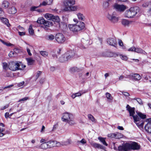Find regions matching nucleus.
I'll return each instance as SVG.
<instances>
[{
    "label": "nucleus",
    "mask_w": 151,
    "mask_h": 151,
    "mask_svg": "<svg viewBox=\"0 0 151 151\" xmlns=\"http://www.w3.org/2000/svg\"><path fill=\"white\" fill-rule=\"evenodd\" d=\"M18 33L19 35L21 36L24 35H25V32L24 31L22 32L18 31Z\"/></svg>",
    "instance_id": "obj_51"
},
{
    "label": "nucleus",
    "mask_w": 151,
    "mask_h": 151,
    "mask_svg": "<svg viewBox=\"0 0 151 151\" xmlns=\"http://www.w3.org/2000/svg\"><path fill=\"white\" fill-rule=\"evenodd\" d=\"M43 24L45 25V26H47V27H49V24L48 23V22L45 21V20L44 23Z\"/></svg>",
    "instance_id": "obj_55"
},
{
    "label": "nucleus",
    "mask_w": 151,
    "mask_h": 151,
    "mask_svg": "<svg viewBox=\"0 0 151 151\" xmlns=\"http://www.w3.org/2000/svg\"><path fill=\"white\" fill-rule=\"evenodd\" d=\"M132 22V21H129L125 19H123L122 21V24L124 26H129V25Z\"/></svg>",
    "instance_id": "obj_21"
},
{
    "label": "nucleus",
    "mask_w": 151,
    "mask_h": 151,
    "mask_svg": "<svg viewBox=\"0 0 151 151\" xmlns=\"http://www.w3.org/2000/svg\"><path fill=\"white\" fill-rule=\"evenodd\" d=\"M60 144L58 142L55 141H50L42 144L41 148L43 149L51 148L55 146L59 147Z\"/></svg>",
    "instance_id": "obj_7"
},
{
    "label": "nucleus",
    "mask_w": 151,
    "mask_h": 151,
    "mask_svg": "<svg viewBox=\"0 0 151 151\" xmlns=\"http://www.w3.org/2000/svg\"><path fill=\"white\" fill-rule=\"evenodd\" d=\"M109 6V2L107 1H105L103 3V6L105 8H106L108 7Z\"/></svg>",
    "instance_id": "obj_47"
},
{
    "label": "nucleus",
    "mask_w": 151,
    "mask_h": 151,
    "mask_svg": "<svg viewBox=\"0 0 151 151\" xmlns=\"http://www.w3.org/2000/svg\"><path fill=\"white\" fill-rule=\"evenodd\" d=\"M28 30L30 34L31 35H33L34 34V31L32 29V25H30L29 26Z\"/></svg>",
    "instance_id": "obj_35"
},
{
    "label": "nucleus",
    "mask_w": 151,
    "mask_h": 151,
    "mask_svg": "<svg viewBox=\"0 0 151 151\" xmlns=\"http://www.w3.org/2000/svg\"><path fill=\"white\" fill-rule=\"evenodd\" d=\"M47 1H44L43 2H42V3L41 5H42L45 6L46 5H48V4H47Z\"/></svg>",
    "instance_id": "obj_59"
},
{
    "label": "nucleus",
    "mask_w": 151,
    "mask_h": 151,
    "mask_svg": "<svg viewBox=\"0 0 151 151\" xmlns=\"http://www.w3.org/2000/svg\"><path fill=\"white\" fill-rule=\"evenodd\" d=\"M37 8V7L36 6H33L31 8V11H35V9Z\"/></svg>",
    "instance_id": "obj_64"
},
{
    "label": "nucleus",
    "mask_w": 151,
    "mask_h": 151,
    "mask_svg": "<svg viewBox=\"0 0 151 151\" xmlns=\"http://www.w3.org/2000/svg\"><path fill=\"white\" fill-rule=\"evenodd\" d=\"M45 20L43 19H38L37 21V22L39 24H43Z\"/></svg>",
    "instance_id": "obj_45"
},
{
    "label": "nucleus",
    "mask_w": 151,
    "mask_h": 151,
    "mask_svg": "<svg viewBox=\"0 0 151 151\" xmlns=\"http://www.w3.org/2000/svg\"><path fill=\"white\" fill-rule=\"evenodd\" d=\"M130 10L131 11L134 17L139 12V9L137 6H134L130 8Z\"/></svg>",
    "instance_id": "obj_17"
},
{
    "label": "nucleus",
    "mask_w": 151,
    "mask_h": 151,
    "mask_svg": "<svg viewBox=\"0 0 151 151\" xmlns=\"http://www.w3.org/2000/svg\"><path fill=\"white\" fill-rule=\"evenodd\" d=\"M125 17L129 18H132L134 17L131 11L130 10V9L126 11L125 13Z\"/></svg>",
    "instance_id": "obj_22"
},
{
    "label": "nucleus",
    "mask_w": 151,
    "mask_h": 151,
    "mask_svg": "<svg viewBox=\"0 0 151 151\" xmlns=\"http://www.w3.org/2000/svg\"><path fill=\"white\" fill-rule=\"evenodd\" d=\"M27 52L28 53V54L29 55L31 56L32 55V54L30 52V50L29 49H28V48L27 49Z\"/></svg>",
    "instance_id": "obj_63"
},
{
    "label": "nucleus",
    "mask_w": 151,
    "mask_h": 151,
    "mask_svg": "<svg viewBox=\"0 0 151 151\" xmlns=\"http://www.w3.org/2000/svg\"><path fill=\"white\" fill-rule=\"evenodd\" d=\"M71 142L70 139H68L65 141L58 142V143L60 144L59 147L63 145H68L71 143Z\"/></svg>",
    "instance_id": "obj_18"
},
{
    "label": "nucleus",
    "mask_w": 151,
    "mask_h": 151,
    "mask_svg": "<svg viewBox=\"0 0 151 151\" xmlns=\"http://www.w3.org/2000/svg\"><path fill=\"white\" fill-rule=\"evenodd\" d=\"M117 42H118V45L119 46L123 47L124 46L123 42L121 39H118Z\"/></svg>",
    "instance_id": "obj_42"
},
{
    "label": "nucleus",
    "mask_w": 151,
    "mask_h": 151,
    "mask_svg": "<svg viewBox=\"0 0 151 151\" xmlns=\"http://www.w3.org/2000/svg\"><path fill=\"white\" fill-rule=\"evenodd\" d=\"M29 99V98L28 97H26L23 98H22V99H20L18 101V102L25 101H26Z\"/></svg>",
    "instance_id": "obj_50"
},
{
    "label": "nucleus",
    "mask_w": 151,
    "mask_h": 151,
    "mask_svg": "<svg viewBox=\"0 0 151 151\" xmlns=\"http://www.w3.org/2000/svg\"><path fill=\"white\" fill-rule=\"evenodd\" d=\"M75 4V0H64L63 4L65 8L63 10L65 12H73L77 11L79 9L76 5L73 6Z\"/></svg>",
    "instance_id": "obj_3"
},
{
    "label": "nucleus",
    "mask_w": 151,
    "mask_h": 151,
    "mask_svg": "<svg viewBox=\"0 0 151 151\" xmlns=\"http://www.w3.org/2000/svg\"><path fill=\"white\" fill-rule=\"evenodd\" d=\"M42 73V72L40 71H38L37 72L36 75V79H37L39 76L41 75Z\"/></svg>",
    "instance_id": "obj_49"
},
{
    "label": "nucleus",
    "mask_w": 151,
    "mask_h": 151,
    "mask_svg": "<svg viewBox=\"0 0 151 151\" xmlns=\"http://www.w3.org/2000/svg\"><path fill=\"white\" fill-rule=\"evenodd\" d=\"M45 129V127L44 126H42L41 129V132L42 133H43L44 132V130Z\"/></svg>",
    "instance_id": "obj_60"
},
{
    "label": "nucleus",
    "mask_w": 151,
    "mask_h": 151,
    "mask_svg": "<svg viewBox=\"0 0 151 151\" xmlns=\"http://www.w3.org/2000/svg\"><path fill=\"white\" fill-rule=\"evenodd\" d=\"M24 83V81H22L21 82L19 83L18 84V86L19 87H20L22 86Z\"/></svg>",
    "instance_id": "obj_57"
},
{
    "label": "nucleus",
    "mask_w": 151,
    "mask_h": 151,
    "mask_svg": "<svg viewBox=\"0 0 151 151\" xmlns=\"http://www.w3.org/2000/svg\"><path fill=\"white\" fill-rule=\"evenodd\" d=\"M133 100H136L138 103L141 105H142L143 104V103L142 100L141 99L139 98H135L132 99Z\"/></svg>",
    "instance_id": "obj_37"
},
{
    "label": "nucleus",
    "mask_w": 151,
    "mask_h": 151,
    "mask_svg": "<svg viewBox=\"0 0 151 151\" xmlns=\"http://www.w3.org/2000/svg\"><path fill=\"white\" fill-rule=\"evenodd\" d=\"M75 55L76 53L73 51H68L59 58V60L60 62H64L73 58Z\"/></svg>",
    "instance_id": "obj_5"
},
{
    "label": "nucleus",
    "mask_w": 151,
    "mask_h": 151,
    "mask_svg": "<svg viewBox=\"0 0 151 151\" xmlns=\"http://www.w3.org/2000/svg\"><path fill=\"white\" fill-rule=\"evenodd\" d=\"M146 122H147V123H149L151 124V118L147 119L146 120Z\"/></svg>",
    "instance_id": "obj_56"
},
{
    "label": "nucleus",
    "mask_w": 151,
    "mask_h": 151,
    "mask_svg": "<svg viewBox=\"0 0 151 151\" xmlns=\"http://www.w3.org/2000/svg\"><path fill=\"white\" fill-rule=\"evenodd\" d=\"M107 42L110 46L116 47L117 44V42L115 37H110L107 40Z\"/></svg>",
    "instance_id": "obj_10"
},
{
    "label": "nucleus",
    "mask_w": 151,
    "mask_h": 151,
    "mask_svg": "<svg viewBox=\"0 0 151 151\" xmlns=\"http://www.w3.org/2000/svg\"><path fill=\"white\" fill-rule=\"evenodd\" d=\"M140 146L135 142L124 144L122 146L118 147L119 151H128L131 150H139L140 149Z\"/></svg>",
    "instance_id": "obj_2"
},
{
    "label": "nucleus",
    "mask_w": 151,
    "mask_h": 151,
    "mask_svg": "<svg viewBox=\"0 0 151 151\" xmlns=\"http://www.w3.org/2000/svg\"><path fill=\"white\" fill-rule=\"evenodd\" d=\"M18 29L21 31H24V29L20 26L18 27Z\"/></svg>",
    "instance_id": "obj_53"
},
{
    "label": "nucleus",
    "mask_w": 151,
    "mask_h": 151,
    "mask_svg": "<svg viewBox=\"0 0 151 151\" xmlns=\"http://www.w3.org/2000/svg\"><path fill=\"white\" fill-rule=\"evenodd\" d=\"M75 94H76V97L81 96L82 95L81 93L80 92L77 93H75Z\"/></svg>",
    "instance_id": "obj_61"
},
{
    "label": "nucleus",
    "mask_w": 151,
    "mask_h": 151,
    "mask_svg": "<svg viewBox=\"0 0 151 151\" xmlns=\"http://www.w3.org/2000/svg\"><path fill=\"white\" fill-rule=\"evenodd\" d=\"M17 9L14 6H12L8 10V13L10 14H14L16 13Z\"/></svg>",
    "instance_id": "obj_23"
},
{
    "label": "nucleus",
    "mask_w": 151,
    "mask_h": 151,
    "mask_svg": "<svg viewBox=\"0 0 151 151\" xmlns=\"http://www.w3.org/2000/svg\"><path fill=\"white\" fill-rule=\"evenodd\" d=\"M0 41L3 43L4 45H5L7 46H14V45L13 44H12L8 42H5L3 40L0 39Z\"/></svg>",
    "instance_id": "obj_30"
},
{
    "label": "nucleus",
    "mask_w": 151,
    "mask_h": 151,
    "mask_svg": "<svg viewBox=\"0 0 151 151\" xmlns=\"http://www.w3.org/2000/svg\"><path fill=\"white\" fill-rule=\"evenodd\" d=\"M3 68L5 70H6L8 68V64L5 62L3 63Z\"/></svg>",
    "instance_id": "obj_43"
},
{
    "label": "nucleus",
    "mask_w": 151,
    "mask_h": 151,
    "mask_svg": "<svg viewBox=\"0 0 151 151\" xmlns=\"http://www.w3.org/2000/svg\"><path fill=\"white\" fill-rule=\"evenodd\" d=\"M77 16L79 20L82 21L84 20L85 17L83 14L80 12H79L77 14Z\"/></svg>",
    "instance_id": "obj_29"
},
{
    "label": "nucleus",
    "mask_w": 151,
    "mask_h": 151,
    "mask_svg": "<svg viewBox=\"0 0 151 151\" xmlns=\"http://www.w3.org/2000/svg\"><path fill=\"white\" fill-rule=\"evenodd\" d=\"M47 1L48 5H50L52 4L53 2V0H46Z\"/></svg>",
    "instance_id": "obj_52"
},
{
    "label": "nucleus",
    "mask_w": 151,
    "mask_h": 151,
    "mask_svg": "<svg viewBox=\"0 0 151 151\" xmlns=\"http://www.w3.org/2000/svg\"><path fill=\"white\" fill-rule=\"evenodd\" d=\"M26 60L28 64L30 65L32 64L35 62V60L32 58H27Z\"/></svg>",
    "instance_id": "obj_31"
},
{
    "label": "nucleus",
    "mask_w": 151,
    "mask_h": 151,
    "mask_svg": "<svg viewBox=\"0 0 151 151\" xmlns=\"http://www.w3.org/2000/svg\"><path fill=\"white\" fill-rule=\"evenodd\" d=\"M134 49V52L137 53H142L143 51L140 48H133Z\"/></svg>",
    "instance_id": "obj_36"
},
{
    "label": "nucleus",
    "mask_w": 151,
    "mask_h": 151,
    "mask_svg": "<svg viewBox=\"0 0 151 151\" xmlns=\"http://www.w3.org/2000/svg\"><path fill=\"white\" fill-rule=\"evenodd\" d=\"M40 53L44 57L47 56L48 55V52L46 51H41L40 52Z\"/></svg>",
    "instance_id": "obj_40"
},
{
    "label": "nucleus",
    "mask_w": 151,
    "mask_h": 151,
    "mask_svg": "<svg viewBox=\"0 0 151 151\" xmlns=\"http://www.w3.org/2000/svg\"><path fill=\"white\" fill-rule=\"evenodd\" d=\"M55 39L56 41L60 43L64 42L65 40V38L64 35L60 33L56 34Z\"/></svg>",
    "instance_id": "obj_11"
},
{
    "label": "nucleus",
    "mask_w": 151,
    "mask_h": 151,
    "mask_svg": "<svg viewBox=\"0 0 151 151\" xmlns=\"http://www.w3.org/2000/svg\"><path fill=\"white\" fill-rule=\"evenodd\" d=\"M102 56L105 57H116L119 56V54L110 52H105L102 53Z\"/></svg>",
    "instance_id": "obj_13"
},
{
    "label": "nucleus",
    "mask_w": 151,
    "mask_h": 151,
    "mask_svg": "<svg viewBox=\"0 0 151 151\" xmlns=\"http://www.w3.org/2000/svg\"><path fill=\"white\" fill-rule=\"evenodd\" d=\"M129 76V78H132L136 81L139 80L142 78L141 76L138 74L131 73Z\"/></svg>",
    "instance_id": "obj_16"
},
{
    "label": "nucleus",
    "mask_w": 151,
    "mask_h": 151,
    "mask_svg": "<svg viewBox=\"0 0 151 151\" xmlns=\"http://www.w3.org/2000/svg\"><path fill=\"white\" fill-rule=\"evenodd\" d=\"M145 130L148 132L151 133V124L147 123L145 127Z\"/></svg>",
    "instance_id": "obj_25"
},
{
    "label": "nucleus",
    "mask_w": 151,
    "mask_h": 151,
    "mask_svg": "<svg viewBox=\"0 0 151 151\" xmlns=\"http://www.w3.org/2000/svg\"><path fill=\"white\" fill-rule=\"evenodd\" d=\"M70 70L72 72H79L81 70V69L80 68H78L76 67H74L71 68Z\"/></svg>",
    "instance_id": "obj_34"
},
{
    "label": "nucleus",
    "mask_w": 151,
    "mask_h": 151,
    "mask_svg": "<svg viewBox=\"0 0 151 151\" xmlns=\"http://www.w3.org/2000/svg\"><path fill=\"white\" fill-rule=\"evenodd\" d=\"M129 76L130 75L125 76L122 75L119 77V80L120 81L127 80L128 78H129Z\"/></svg>",
    "instance_id": "obj_26"
},
{
    "label": "nucleus",
    "mask_w": 151,
    "mask_h": 151,
    "mask_svg": "<svg viewBox=\"0 0 151 151\" xmlns=\"http://www.w3.org/2000/svg\"><path fill=\"white\" fill-rule=\"evenodd\" d=\"M9 106V104H6V105H5L3 107H2L1 109V110H3L4 109H6V108H7Z\"/></svg>",
    "instance_id": "obj_54"
},
{
    "label": "nucleus",
    "mask_w": 151,
    "mask_h": 151,
    "mask_svg": "<svg viewBox=\"0 0 151 151\" xmlns=\"http://www.w3.org/2000/svg\"><path fill=\"white\" fill-rule=\"evenodd\" d=\"M68 27L70 30L77 32L83 29L85 27V24L82 22H79L76 24H69Z\"/></svg>",
    "instance_id": "obj_6"
},
{
    "label": "nucleus",
    "mask_w": 151,
    "mask_h": 151,
    "mask_svg": "<svg viewBox=\"0 0 151 151\" xmlns=\"http://www.w3.org/2000/svg\"><path fill=\"white\" fill-rule=\"evenodd\" d=\"M18 49L17 48H15L14 49V51H11L9 54V56L10 57H13L15 55L16 53L19 52Z\"/></svg>",
    "instance_id": "obj_24"
},
{
    "label": "nucleus",
    "mask_w": 151,
    "mask_h": 151,
    "mask_svg": "<svg viewBox=\"0 0 151 151\" xmlns=\"http://www.w3.org/2000/svg\"><path fill=\"white\" fill-rule=\"evenodd\" d=\"M119 56L120 57V58L124 60H127L128 59V57L127 56L119 54Z\"/></svg>",
    "instance_id": "obj_39"
},
{
    "label": "nucleus",
    "mask_w": 151,
    "mask_h": 151,
    "mask_svg": "<svg viewBox=\"0 0 151 151\" xmlns=\"http://www.w3.org/2000/svg\"><path fill=\"white\" fill-rule=\"evenodd\" d=\"M114 8L117 11L120 12H122L126 9V6L123 4H115L114 5Z\"/></svg>",
    "instance_id": "obj_12"
},
{
    "label": "nucleus",
    "mask_w": 151,
    "mask_h": 151,
    "mask_svg": "<svg viewBox=\"0 0 151 151\" xmlns=\"http://www.w3.org/2000/svg\"><path fill=\"white\" fill-rule=\"evenodd\" d=\"M20 66V64L17 62H9L8 64V68L13 71L21 69Z\"/></svg>",
    "instance_id": "obj_8"
},
{
    "label": "nucleus",
    "mask_w": 151,
    "mask_h": 151,
    "mask_svg": "<svg viewBox=\"0 0 151 151\" xmlns=\"http://www.w3.org/2000/svg\"><path fill=\"white\" fill-rule=\"evenodd\" d=\"M136 113L137 114L136 116H138V117L141 119V121H143L144 122V121L142 120L141 119H145L146 117V115L145 114L139 111H136Z\"/></svg>",
    "instance_id": "obj_19"
},
{
    "label": "nucleus",
    "mask_w": 151,
    "mask_h": 151,
    "mask_svg": "<svg viewBox=\"0 0 151 151\" xmlns=\"http://www.w3.org/2000/svg\"><path fill=\"white\" fill-rule=\"evenodd\" d=\"M88 117L89 119H90L93 122H95V119L93 116L91 114H89L88 116Z\"/></svg>",
    "instance_id": "obj_41"
},
{
    "label": "nucleus",
    "mask_w": 151,
    "mask_h": 151,
    "mask_svg": "<svg viewBox=\"0 0 151 151\" xmlns=\"http://www.w3.org/2000/svg\"><path fill=\"white\" fill-rule=\"evenodd\" d=\"M90 143L91 145L94 148L102 150H105L106 149L105 147L103 146L102 145L99 144L94 142H91Z\"/></svg>",
    "instance_id": "obj_15"
},
{
    "label": "nucleus",
    "mask_w": 151,
    "mask_h": 151,
    "mask_svg": "<svg viewBox=\"0 0 151 151\" xmlns=\"http://www.w3.org/2000/svg\"><path fill=\"white\" fill-rule=\"evenodd\" d=\"M9 112H6L5 114V116L6 119L8 118L9 116Z\"/></svg>",
    "instance_id": "obj_58"
},
{
    "label": "nucleus",
    "mask_w": 151,
    "mask_h": 151,
    "mask_svg": "<svg viewBox=\"0 0 151 151\" xmlns=\"http://www.w3.org/2000/svg\"><path fill=\"white\" fill-rule=\"evenodd\" d=\"M0 19L1 22L6 25L7 27H10V25L9 23L8 20L7 19L3 17H0Z\"/></svg>",
    "instance_id": "obj_20"
},
{
    "label": "nucleus",
    "mask_w": 151,
    "mask_h": 151,
    "mask_svg": "<svg viewBox=\"0 0 151 151\" xmlns=\"http://www.w3.org/2000/svg\"><path fill=\"white\" fill-rule=\"evenodd\" d=\"M115 133H110L108 134L107 136L109 137L110 138H115Z\"/></svg>",
    "instance_id": "obj_46"
},
{
    "label": "nucleus",
    "mask_w": 151,
    "mask_h": 151,
    "mask_svg": "<svg viewBox=\"0 0 151 151\" xmlns=\"http://www.w3.org/2000/svg\"><path fill=\"white\" fill-rule=\"evenodd\" d=\"M45 17L49 20H52L56 22H59L60 21V19L58 16H54L50 14H46L45 15Z\"/></svg>",
    "instance_id": "obj_9"
},
{
    "label": "nucleus",
    "mask_w": 151,
    "mask_h": 151,
    "mask_svg": "<svg viewBox=\"0 0 151 151\" xmlns=\"http://www.w3.org/2000/svg\"><path fill=\"white\" fill-rule=\"evenodd\" d=\"M86 143V140L84 138L82 139L81 140L78 141L77 142V143L78 145H84Z\"/></svg>",
    "instance_id": "obj_33"
},
{
    "label": "nucleus",
    "mask_w": 151,
    "mask_h": 151,
    "mask_svg": "<svg viewBox=\"0 0 151 151\" xmlns=\"http://www.w3.org/2000/svg\"><path fill=\"white\" fill-rule=\"evenodd\" d=\"M107 18L113 23H116L119 20L118 17H116L114 14H108L106 16Z\"/></svg>",
    "instance_id": "obj_14"
},
{
    "label": "nucleus",
    "mask_w": 151,
    "mask_h": 151,
    "mask_svg": "<svg viewBox=\"0 0 151 151\" xmlns=\"http://www.w3.org/2000/svg\"><path fill=\"white\" fill-rule=\"evenodd\" d=\"M126 109L129 113L130 116L133 117L134 123L136 124L137 126L140 129L143 128L144 125V122L141 121V119L139 118L135 114V108L131 107L129 105H127L126 106Z\"/></svg>",
    "instance_id": "obj_1"
},
{
    "label": "nucleus",
    "mask_w": 151,
    "mask_h": 151,
    "mask_svg": "<svg viewBox=\"0 0 151 151\" xmlns=\"http://www.w3.org/2000/svg\"><path fill=\"white\" fill-rule=\"evenodd\" d=\"M9 5V3L6 1H4L2 4V7L6 9L8 8Z\"/></svg>",
    "instance_id": "obj_27"
},
{
    "label": "nucleus",
    "mask_w": 151,
    "mask_h": 151,
    "mask_svg": "<svg viewBox=\"0 0 151 151\" xmlns=\"http://www.w3.org/2000/svg\"><path fill=\"white\" fill-rule=\"evenodd\" d=\"M47 38L48 40H52L55 39V37L53 35H49Z\"/></svg>",
    "instance_id": "obj_44"
},
{
    "label": "nucleus",
    "mask_w": 151,
    "mask_h": 151,
    "mask_svg": "<svg viewBox=\"0 0 151 151\" xmlns=\"http://www.w3.org/2000/svg\"><path fill=\"white\" fill-rule=\"evenodd\" d=\"M4 129L0 127V137L3 136L4 134L3 132L4 131Z\"/></svg>",
    "instance_id": "obj_48"
},
{
    "label": "nucleus",
    "mask_w": 151,
    "mask_h": 151,
    "mask_svg": "<svg viewBox=\"0 0 151 151\" xmlns=\"http://www.w3.org/2000/svg\"><path fill=\"white\" fill-rule=\"evenodd\" d=\"M127 50L129 51L134 52V49L133 48H129Z\"/></svg>",
    "instance_id": "obj_62"
},
{
    "label": "nucleus",
    "mask_w": 151,
    "mask_h": 151,
    "mask_svg": "<svg viewBox=\"0 0 151 151\" xmlns=\"http://www.w3.org/2000/svg\"><path fill=\"white\" fill-rule=\"evenodd\" d=\"M106 97L109 100V101L112 100L113 99V98L111 96L110 94L109 93L107 92L106 93Z\"/></svg>",
    "instance_id": "obj_38"
},
{
    "label": "nucleus",
    "mask_w": 151,
    "mask_h": 151,
    "mask_svg": "<svg viewBox=\"0 0 151 151\" xmlns=\"http://www.w3.org/2000/svg\"><path fill=\"white\" fill-rule=\"evenodd\" d=\"M62 120L70 126L74 125L76 124L73 115L68 112H66L63 114Z\"/></svg>",
    "instance_id": "obj_4"
},
{
    "label": "nucleus",
    "mask_w": 151,
    "mask_h": 151,
    "mask_svg": "<svg viewBox=\"0 0 151 151\" xmlns=\"http://www.w3.org/2000/svg\"><path fill=\"white\" fill-rule=\"evenodd\" d=\"M98 139L103 143V144L106 146L108 145V144L105 141V138H103L101 137H99Z\"/></svg>",
    "instance_id": "obj_28"
},
{
    "label": "nucleus",
    "mask_w": 151,
    "mask_h": 151,
    "mask_svg": "<svg viewBox=\"0 0 151 151\" xmlns=\"http://www.w3.org/2000/svg\"><path fill=\"white\" fill-rule=\"evenodd\" d=\"M115 138L116 139H119L122 138L123 137V135L121 133L119 132H116L115 133Z\"/></svg>",
    "instance_id": "obj_32"
}]
</instances>
